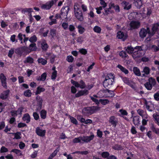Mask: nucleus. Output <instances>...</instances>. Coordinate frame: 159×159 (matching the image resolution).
I'll return each instance as SVG.
<instances>
[{
  "instance_id": "obj_11",
  "label": "nucleus",
  "mask_w": 159,
  "mask_h": 159,
  "mask_svg": "<svg viewBox=\"0 0 159 159\" xmlns=\"http://www.w3.org/2000/svg\"><path fill=\"white\" fill-rule=\"evenodd\" d=\"M131 29H138L140 26V23L139 21H132L129 24Z\"/></svg>"
},
{
  "instance_id": "obj_24",
  "label": "nucleus",
  "mask_w": 159,
  "mask_h": 159,
  "mask_svg": "<svg viewBox=\"0 0 159 159\" xmlns=\"http://www.w3.org/2000/svg\"><path fill=\"white\" fill-rule=\"evenodd\" d=\"M148 82L153 86H155L156 84V82L155 79L152 77H150L149 78Z\"/></svg>"
},
{
  "instance_id": "obj_18",
  "label": "nucleus",
  "mask_w": 159,
  "mask_h": 159,
  "mask_svg": "<svg viewBox=\"0 0 159 159\" xmlns=\"http://www.w3.org/2000/svg\"><path fill=\"white\" fill-rule=\"evenodd\" d=\"M139 116H135L133 117V121L135 126H138L139 124Z\"/></svg>"
},
{
  "instance_id": "obj_6",
  "label": "nucleus",
  "mask_w": 159,
  "mask_h": 159,
  "mask_svg": "<svg viewBox=\"0 0 159 159\" xmlns=\"http://www.w3.org/2000/svg\"><path fill=\"white\" fill-rule=\"evenodd\" d=\"M151 30L149 27H147L146 29L144 28H142L140 31L139 34L141 38H143L146 36L147 34H149V36H151Z\"/></svg>"
},
{
  "instance_id": "obj_41",
  "label": "nucleus",
  "mask_w": 159,
  "mask_h": 159,
  "mask_svg": "<svg viewBox=\"0 0 159 159\" xmlns=\"http://www.w3.org/2000/svg\"><path fill=\"white\" fill-rule=\"evenodd\" d=\"M69 116V117L71 122L73 124L77 125L78 124V122L77 120L75 118H74V117H73L72 116H71L70 115Z\"/></svg>"
},
{
  "instance_id": "obj_32",
  "label": "nucleus",
  "mask_w": 159,
  "mask_h": 159,
  "mask_svg": "<svg viewBox=\"0 0 159 159\" xmlns=\"http://www.w3.org/2000/svg\"><path fill=\"white\" fill-rule=\"evenodd\" d=\"M70 10V8L68 6L65 7H62L61 10V12H64L65 14H68Z\"/></svg>"
},
{
  "instance_id": "obj_35",
  "label": "nucleus",
  "mask_w": 159,
  "mask_h": 159,
  "mask_svg": "<svg viewBox=\"0 0 159 159\" xmlns=\"http://www.w3.org/2000/svg\"><path fill=\"white\" fill-rule=\"evenodd\" d=\"M111 6L116 11L119 12L120 11V7L118 5H115L114 4L112 3L111 4Z\"/></svg>"
},
{
  "instance_id": "obj_54",
  "label": "nucleus",
  "mask_w": 159,
  "mask_h": 159,
  "mask_svg": "<svg viewBox=\"0 0 159 159\" xmlns=\"http://www.w3.org/2000/svg\"><path fill=\"white\" fill-rule=\"evenodd\" d=\"M152 48L154 52H157L159 50V45H158V47L156 45H153L152 46Z\"/></svg>"
},
{
  "instance_id": "obj_8",
  "label": "nucleus",
  "mask_w": 159,
  "mask_h": 159,
  "mask_svg": "<svg viewBox=\"0 0 159 159\" xmlns=\"http://www.w3.org/2000/svg\"><path fill=\"white\" fill-rule=\"evenodd\" d=\"M94 137L93 134L89 136H81V140L84 143H88L92 140L94 138Z\"/></svg>"
},
{
  "instance_id": "obj_50",
  "label": "nucleus",
  "mask_w": 159,
  "mask_h": 159,
  "mask_svg": "<svg viewBox=\"0 0 159 159\" xmlns=\"http://www.w3.org/2000/svg\"><path fill=\"white\" fill-rule=\"evenodd\" d=\"M57 72L56 70H55L52 72L51 77L52 79L53 80L56 79L57 76Z\"/></svg>"
},
{
  "instance_id": "obj_26",
  "label": "nucleus",
  "mask_w": 159,
  "mask_h": 159,
  "mask_svg": "<svg viewBox=\"0 0 159 159\" xmlns=\"http://www.w3.org/2000/svg\"><path fill=\"white\" fill-rule=\"evenodd\" d=\"M36 45V44L34 43H32L29 46V48H28L29 49L30 51H35L37 49Z\"/></svg>"
},
{
  "instance_id": "obj_46",
  "label": "nucleus",
  "mask_w": 159,
  "mask_h": 159,
  "mask_svg": "<svg viewBox=\"0 0 159 159\" xmlns=\"http://www.w3.org/2000/svg\"><path fill=\"white\" fill-rule=\"evenodd\" d=\"M42 48L43 50L46 51L48 48V45L46 43H43L41 44Z\"/></svg>"
},
{
  "instance_id": "obj_13",
  "label": "nucleus",
  "mask_w": 159,
  "mask_h": 159,
  "mask_svg": "<svg viewBox=\"0 0 159 159\" xmlns=\"http://www.w3.org/2000/svg\"><path fill=\"white\" fill-rule=\"evenodd\" d=\"M10 90L9 89L4 91L0 94V98L2 100L6 99L9 96Z\"/></svg>"
},
{
  "instance_id": "obj_7",
  "label": "nucleus",
  "mask_w": 159,
  "mask_h": 159,
  "mask_svg": "<svg viewBox=\"0 0 159 159\" xmlns=\"http://www.w3.org/2000/svg\"><path fill=\"white\" fill-rule=\"evenodd\" d=\"M71 82L76 88L80 87L82 89H83L85 87V83L82 80H80L79 83L77 81H74L73 80H71Z\"/></svg>"
},
{
  "instance_id": "obj_36",
  "label": "nucleus",
  "mask_w": 159,
  "mask_h": 159,
  "mask_svg": "<svg viewBox=\"0 0 159 159\" xmlns=\"http://www.w3.org/2000/svg\"><path fill=\"white\" fill-rule=\"evenodd\" d=\"M103 93H106L107 92L108 93L110 94V97H113L114 96L115 94L113 91H111L108 89H106L105 90H103Z\"/></svg>"
},
{
  "instance_id": "obj_55",
  "label": "nucleus",
  "mask_w": 159,
  "mask_h": 159,
  "mask_svg": "<svg viewBox=\"0 0 159 159\" xmlns=\"http://www.w3.org/2000/svg\"><path fill=\"white\" fill-rule=\"evenodd\" d=\"M41 80L42 81H44L46 79L47 77V74L46 73H43L40 76Z\"/></svg>"
},
{
  "instance_id": "obj_51",
  "label": "nucleus",
  "mask_w": 159,
  "mask_h": 159,
  "mask_svg": "<svg viewBox=\"0 0 159 159\" xmlns=\"http://www.w3.org/2000/svg\"><path fill=\"white\" fill-rule=\"evenodd\" d=\"M79 52L82 54L85 55L87 54V51L85 49L82 48L79 49Z\"/></svg>"
},
{
  "instance_id": "obj_62",
  "label": "nucleus",
  "mask_w": 159,
  "mask_h": 159,
  "mask_svg": "<svg viewBox=\"0 0 159 159\" xmlns=\"http://www.w3.org/2000/svg\"><path fill=\"white\" fill-rule=\"evenodd\" d=\"M23 109L24 108L23 107H20L16 111L17 114L21 115Z\"/></svg>"
},
{
  "instance_id": "obj_20",
  "label": "nucleus",
  "mask_w": 159,
  "mask_h": 159,
  "mask_svg": "<svg viewBox=\"0 0 159 159\" xmlns=\"http://www.w3.org/2000/svg\"><path fill=\"white\" fill-rule=\"evenodd\" d=\"M23 62L25 64L27 63L32 64L34 62V59L30 57H28L25 58Z\"/></svg>"
},
{
  "instance_id": "obj_40",
  "label": "nucleus",
  "mask_w": 159,
  "mask_h": 159,
  "mask_svg": "<svg viewBox=\"0 0 159 159\" xmlns=\"http://www.w3.org/2000/svg\"><path fill=\"white\" fill-rule=\"evenodd\" d=\"M93 31L98 33H100L101 31V29L98 26H95L93 29Z\"/></svg>"
},
{
  "instance_id": "obj_5",
  "label": "nucleus",
  "mask_w": 159,
  "mask_h": 159,
  "mask_svg": "<svg viewBox=\"0 0 159 159\" xmlns=\"http://www.w3.org/2000/svg\"><path fill=\"white\" fill-rule=\"evenodd\" d=\"M121 78L122 79L123 81L125 84H127L129 86L136 92H138L137 87L135 86V84L134 83L130 80H129V78L126 77H123L121 76Z\"/></svg>"
},
{
  "instance_id": "obj_17",
  "label": "nucleus",
  "mask_w": 159,
  "mask_h": 159,
  "mask_svg": "<svg viewBox=\"0 0 159 159\" xmlns=\"http://www.w3.org/2000/svg\"><path fill=\"white\" fill-rule=\"evenodd\" d=\"M45 130H42L40 129L39 127H37L36 129V133L37 134L40 136H44L46 133Z\"/></svg>"
},
{
  "instance_id": "obj_12",
  "label": "nucleus",
  "mask_w": 159,
  "mask_h": 159,
  "mask_svg": "<svg viewBox=\"0 0 159 159\" xmlns=\"http://www.w3.org/2000/svg\"><path fill=\"white\" fill-rule=\"evenodd\" d=\"M109 122L113 127H115L118 123L117 119L114 116H111L109 118Z\"/></svg>"
},
{
  "instance_id": "obj_1",
  "label": "nucleus",
  "mask_w": 159,
  "mask_h": 159,
  "mask_svg": "<svg viewBox=\"0 0 159 159\" xmlns=\"http://www.w3.org/2000/svg\"><path fill=\"white\" fill-rule=\"evenodd\" d=\"M114 82V76L111 73L108 74L103 81V86L105 88H109L113 84Z\"/></svg>"
},
{
  "instance_id": "obj_4",
  "label": "nucleus",
  "mask_w": 159,
  "mask_h": 159,
  "mask_svg": "<svg viewBox=\"0 0 159 159\" xmlns=\"http://www.w3.org/2000/svg\"><path fill=\"white\" fill-rule=\"evenodd\" d=\"M143 46H137L134 48L135 49H137L138 50L135 51L132 55V56L134 59L139 58L143 55L141 51L143 50Z\"/></svg>"
},
{
  "instance_id": "obj_52",
  "label": "nucleus",
  "mask_w": 159,
  "mask_h": 159,
  "mask_svg": "<svg viewBox=\"0 0 159 159\" xmlns=\"http://www.w3.org/2000/svg\"><path fill=\"white\" fill-rule=\"evenodd\" d=\"M90 98L91 99L93 102H95L96 104L98 105L99 103V102H100L99 100H98V99H97L95 98H94V97H93L92 96H90Z\"/></svg>"
},
{
  "instance_id": "obj_22",
  "label": "nucleus",
  "mask_w": 159,
  "mask_h": 159,
  "mask_svg": "<svg viewBox=\"0 0 159 159\" xmlns=\"http://www.w3.org/2000/svg\"><path fill=\"white\" fill-rule=\"evenodd\" d=\"M22 119L24 121H26V123H28L30 121V117L28 113H26L24 115Z\"/></svg>"
},
{
  "instance_id": "obj_61",
  "label": "nucleus",
  "mask_w": 159,
  "mask_h": 159,
  "mask_svg": "<svg viewBox=\"0 0 159 159\" xmlns=\"http://www.w3.org/2000/svg\"><path fill=\"white\" fill-rule=\"evenodd\" d=\"M22 11L24 12H28L30 13L33 11V9L31 8H25Z\"/></svg>"
},
{
  "instance_id": "obj_58",
  "label": "nucleus",
  "mask_w": 159,
  "mask_h": 159,
  "mask_svg": "<svg viewBox=\"0 0 159 159\" xmlns=\"http://www.w3.org/2000/svg\"><path fill=\"white\" fill-rule=\"evenodd\" d=\"M101 155L102 157L106 158L109 156V154L107 152H103L102 153Z\"/></svg>"
},
{
  "instance_id": "obj_2",
  "label": "nucleus",
  "mask_w": 159,
  "mask_h": 159,
  "mask_svg": "<svg viewBox=\"0 0 159 159\" xmlns=\"http://www.w3.org/2000/svg\"><path fill=\"white\" fill-rule=\"evenodd\" d=\"M15 52V53L18 54L20 57L22 55L25 57L26 54L30 52V51H29L28 47L23 46L18 48L16 49Z\"/></svg>"
},
{
  "instance_id": "obj_37",
  "label": "nucleus",
  "mask_w": 159,
  "mask_h": 159,
  "mask_svg": "<svg viewBox=\"0 0 159 159\" xmlns=\"http://www.w3.org/2000/svg\"><path fill=\"white\" fill-rule=\"evenodd\" d=\"M99 102L102 105H105L109 102V100L107 99H100L99 100Z\"/></svg>"
},
{
  "instance_id": "obj_60",
  "label": "nucleus",
  "mask_w": 159,
  "mask_h": 159,
  "mask_svg": "<svg viewBox=\"0 0 159 159\" xmlns=\"http://www.w3.org/2000/svg\"><path fill=\"white\" fill-rule=\"evenodd\" d=\"M33 116L34 119L35 120H37L39 118V114L36 112H34L33 113Z\"/></svg>"
},
{
  "instance_id": "obj_34",
  "label": "nucleus",
  "mask_w": 159,
  "mask_h": 159,
  "mask_svg": "<svg viewBox=\"0 0 159 159\" xmlns=\"http://www.w3.org/2000/svg\"><path fill=\"white\" fill-rule=\"evenodd\" d=\"M124 36V34L123 32L121 31H119L117 32V37L119 39H123V37Z\"/></svg>"
},
{
  "instance_id": "obj_45",
  "label": "nucleus",
  "mask_w": 159,
  "mask_h": 159,
  "mask_svg": "<svg viewBox=\"0 0 159 159\" xmlns=\"http://www.w3.org/2000/svg\"><path fill=\"white\" fill-rule=\"evenodd\" d=\"M153 116L157 122L159 124V113L154 114Z\"/></svg>"
},
{
  "instance_id": "obj_16",
  "label": "nucleus",
  "mask_w": 159,
  "mask_h": 159,
  "mask_svg": "<svg viewBox=\"0 0 159 159\" xmlns=\"http://www.w3.org/2000/svg\"><path fill=\"white\" fill-rule=\"evenodd\" d=\"M82 113L86 116H89L92 114L89 107L84 108L82 110Z\"/></svg>"
},
{
  "instance_id": "obj_64",
  "label": "nucleus",
  "mask_w": 159,
  "mask_h": 159,
  "mask_svg": "<svg viewBox=\"0 0 159 159\" xmlns=\"http://www.w3.org/2000/svg\"><path fill=\"white\" fill-rule=\"evenodd\" d=\"M154 97L156 101L159 100V93H155L154 95Z\"/></svg>"
},
{
  "instance_id": "obj_3",
  "label": "nucleus",
  "mask_w": 159,
  "mask_h": 159,
  "mask_svg": "<svg viewBox=\"0 0 159 159\" xmlns=\"http://www.w3.org/2000/svg\"><path fill=\"white\" fill-rule=\"evenodd\" d=\"M74 9L76 18L79 20L83 21L84 20V16L81 10L76 5H74Z\"/></svg>"
},
{
  "instance_id": "obj_49",
  "label": "nucleus",
  "mask_w": 159,
  "mask_h": 159,
  "mask_svg": "<svg viewBox=\"0 0 159 159\" xmlns=\"http://www.w3.org/2000/svg\"><path fill=\"white\" fill-rule=\"evenodd\" d=\"M14 48H11L9 51L8 56L10 58H11L12 55L14 54Z\"/></svg>"
},
{
  "instance_id": "obj_27",
  "label": "nucleus",
  "mask_w": 159,
  "mask_h": 159,
  "mask_svg": "<svg viewBox=\"0 0 159 159\" xmlns=\"http://www.w3.org/2000/svg\"><path fill=\"white\" fill-rule=\"evenodd\" d=\"M151 128L153 132L157 134H159V129L158 128H156L155 127L153 124H151Z\"/></svg>"
},
{
  "instance_id": "obj_63",
  "label": "nucleus",
  "mask_w": 159,
  "mask_h": 159,
  "mask_svg": "<svg viewBox=\"0 0 159 159\" xmlns=\"http://www.w3.org/2000/svg\"><path fill=\"white\" fill-rule=\"evenodd\" d=\"M0 151L1 152H8V150L5 147L3 146L1 148Z\"/></svg>"
},
{
  "instance_id": "obj_57",
  "label": "nucleus",
  "mask_w": 159,
  "mask_h": 159,
  "mask_svg": "<svg viewBox=\"0 0 159 159\" xmlns=\"http://www.w3.org/2000/svg\"><path fill=\"white\" fill-rule=\"evenodd\" d=\"M11 152H13L15 153H16V154H18L19 153H20V155H22V153L20 152V150L17 149H12L11 151Z\"/></svg>"
},
{
  "instance_id": "obj_29",
  "label": "nucleus",
  "mask_w": 159,
  "mask_h": 159,
  "mask_svg": "<svg viewBox=\"0 0 159 159\" xmlns=\"http://www.w3.org/2000/svg\"><path fill=\"white\" fill-rule=\"evenodd\" d=\"M45 90V89L39 86L37 88V90L35 94H39L41 92H44Z\"/></svg>"
},
{
  "instance_id": "obj_38",
  "label": "nucleus",
  "mask_w": 159,
  "mask_h": 159,
  "mask_svg": "<svg viewBox=\"0 0 159 159\" xmlns=\"http://www.w3.org/2000/svg\"><path fill=\"white\" fill-rule=\"evenodd\" d=\"M11 134H13L15 135V138H13V139H21V137L20 136V135L21 134L20 132H17L16 133H11Z\"/></svg>"
},
{
  "instance_id": "obj_53",
  "label": "nucleus",
  "mask_w": 159,
  "mask_h": 159,
  "mask_svg": "<svg viewBox=\"0 0 159 159\" xmlns=\"http://www.w3.org/2000/svg\"><path fill=\"white\" fill-rule=\"evenodd\" d=\"M90 98L91 99L93 102H95L96 104L98 105L99 103V102H100L99 100H98V99H97L95 98H94V97H93L92 96H90Z\"/></svg>"
},
{
  "instance_id": "obj_25",
  "label": "nucleus",
  "mask_w": 159,
  "mask_h": 159,
  "mask_svg": "<svg viewBox=\"0 0 159 159\" xmlns=\"http://www.w3.org/2000/svg\"><path fill=\"white\" fill-rule=\"evenodd\" d=\"M117 67L122 72H124L125 74H127L128 73V70L121 65H118L117 66Z\"/></svg>"
},
{
  "instance_id": "obj_47",
  "label": "nucleus",
  "mask_w": 159,
  "mask_h": 159,
  "mask_svg": "<svg viewBox=\"0 0 159 159\" xmlns=\"http://www.w3.org/2000/svg\"><path fill=\"white\" fill-rule=\"evenodd\" d=\"M81 137L78 138H75L73 140V142L74 143H81Z\"/></svg>"
},
{
  "instance_id": "obj_19",
  "label": "nucleus",
  "mask_w": 159,
  "mask_h": 159,
  "mask_svg": "<svg viewBox=\"0 0 159 159\" xmlns=\"http://www.w3.org/2000/svg\"><path fill=\"white\" fill-rule=\"evenodd\" d=\"M124 49L129 54L132 53L134 49H135L134 48L131 46H129L127 47H125Z\"/></svg>"
},
{
  "instance_id": "obj_31",
  "label": "nucleus",
  "mask_w": 159,
  "mask_h": 159,
  "mask_svg": "<svg viewBox=\"0 0 159 159\" xmlns=\"http://www.w3.org/2000/svg\"><path fill=\"white\" fill-rule=\"evenodd\" d=\"M144 85L146 89L147 90H151L152 88V86H153L148 82L144 84Z\"/></svg>"
},
{
  "instance_id": "obj_33",
  "label": "nucleus",
  "mask_w": 159,
  "mask_h": 159,
  "mask_svg": "<svg viewBox=\"0 0 159 159\" xmlns=\"http://www.w3.org/2000/svg\"><path fill=\"white\" fill-rule=\"evenodd\" d=\"M38 61L39 63H41L43 65H45L47 63V60L42 58H39Z\"/></svg>"
},
{
  "instance_id": "obj_28",
  "label": "nucleus",
  "mask_w": 159,
  "mask_h": 159,
  "mask_svg": "<svg viewBox=\"0 0 159 159\" xmlns=\"http://www.w3.org/2000/svg\"><path fill=\"white\" fill-rule=\"evenodd\" d=\"M150 69L149 67L145 66L143 68V71H142V72H144L146 75H148L150 74Z\"/></svg>"
},
{
  "instance_id": "obj_56",
  "label": "nucleus",
  "mask_w": 159,
  "mask_h": 159,
  "mask_svg": "<svg viewBox=\"0 0 159 159\" xmlns=\"http://www.w3.org/2000/svg\"><path fill=\"white\" fill-rule=\"evenodd\" d=\"M66 60L69 62H72L74 60V58L72 56H69L67 57Z\"/></svg>"
},
{
  "instance_id": "obj_10",
  "label": "nucleus",
  "mask_w": 159,
  "mask_h": 159,
  "mask_svg": "<svg viewBox=\"0 0 159 159\" xmlns=\"http://www.w3.org/2000/svg\"><path fill=\"white\" fill-rule=\"evenodd\" d=\"M0 79L1 80L2 86L6 89H7V85L6 78L4 74L1 73L0 74Z\"/></svg>"
},
{
  "instance_id": "obj_9",
  "label": "nucleus",
  "mask_w": 159,
  "mask_h": 159,
  "mask_svg": "<svg viewBox=\"0 0 159 159\" xmlns=\"http://www.w3.org/2000/svg\"><path fill=\"white\" fill-rule=\"evenodd\" d=\"M159 30V22L153 25L151 30V36L153 35L155 33Z\"/></svg>"
},
{
  "instance_id": "obj_48",
  "label": "nucleus",
  "mask_w": 159,
  "mask_h": 159,
  "mask_svg": "<svg viewBox=\"0 0 159 159\" xmlns=\"http://www.w3.org/2000/svg\"><path fill=\"white\" fill-rule=\"evenodd\" d=\"M78 31L79 33L80 34H83L85 31L84 28L81 25L78 26Z\"/></svg>"
},
{
  "instance_id": "obj_21",
  "label": "nucleus",
  "mask_w": 159,
  "mask_h": 159,
  "mask_svg": "<svg viewBox=\"0 0 159 159\" xmlns=\"http://www.w3.org/2000/svg\"><path fill=\"white\" fill-rule=\"evenodd\" d=\"M89 107L90 108L92 114L96 112L97 111L99 110L100 109V107L98 106H93Z\"/></svg>"
},
{
  "instance_id": "obj_43",
  "label": "nucleus",
  "mask_w": 159,
  "mask_h": 159,
  "mask_svg": "<svg viewBox=\"0 0 159 159\" xmlns=\"http://www.w3.org/2000/svg\"><path fill=\"white\" fill-rule=\"evenodd\" d=\"M119 55L120 57H121L123 58H126L128 56V55L126 53V52L123 51H121L120 52Z\"/></svg>"
},
{
  "instance_id": "obj_30",
  "label": "nucleus",
  "mask_w": 159,
  "mask_h": 159,
  "mask_svg": "<svg viewBox=\"0 0 159 159\" xmlns=\"http://www.w3.org/2000/svg\"><path fill=\"white\" fill-rule=\"evenodd\" d=\"M47 112L44 110H42L40 112V116L43 119H45L46 117Z\"/></svg>"
},
{
  "instance_id": "obj_39",
  "label": "nucleus",
  "mask_w": 159,
  "mask_h": 159,
  "mask_svg": "<svg viewBox=\"0 0 159 159\" xmlns=\"http://www.w3.org/2000/svg\"><path fill=\"white\" fill-rule=\"evenodd\" d=\"M24 94L25 96L29 97L31 96L32 94V93L31 91L30 90L28 89L25 91L24 92Z\"/></svg>"
},
{
  "instance_id": "obj_23",
  "label": "nucleus",
  "mask_w": 159,
  "mask_h": 159,
  "mask_svg": "<svg viewBox=\"0 0 159 159\" xmlns=\"http://www.w3.org/2000/svg\"><path fill=\"white\" fill-rule=\"evenodd\" d=\"M133 72L134 74L137 76H141V74L139 69L137 67H134L133 68Z\"/></svg>"
},
{
  "instance_id": "obj_14",
  "label": "nucleus",
  "mask_w": 159,
  "mask_h": 159,
  "mask_svg": "<svg viewBox=\"0 0 159 159\" xmlns=\"http://www.w3.org/2000/svg\"><path fill=\"white\" fill-rule=\"evenodd\" d=\"M89 93L88 91L86 89L84 90H81L79 91L78 93L75 95V97L76 98H78L79 97L83 95H86Z\"/></svg>"
},
{
  "instance_id": "obj_15",
  "label": "nucleus",
  "mask_w": 159,
  "mask_h": 159,
  "mask_svg": "<svg viewBox=\"0 0 159 159\" xmlns=\"http://www.w3.org/2000/svg\"><path fill=\"white\" fill-rule=\"evenodd\" d=\"M36 100L37 101L38 106L37 110L39 111L42 108V103L43 102V100L39 96H37L36 97Z\"/></svg>"
},
{
  "instance_id": "obj_44",
  "label": "nucleus",
  "mask_w": 159,
  "mask_h": 159,
  "mask_svg": "<svg viewBox=\"0 0 159 159\" xmlns=\"http://www.w3.org/2000/svg\"><path fill=\"white\" fill-rule=\"evenodd\" d=\"M56 31L54 29H52L50 30V34L52 38H53L56 34Z\"/></svg>"
},
{
  "instance_id": "obj_42",
  "label": "nucleus",
  "mask_w": 159,
  "mask_h": 159,
  "mask_svg": "<svg viewBox=\"0 0 159 159\" xmlns=\"http://www.w3.org/2000/svg\"><path fill=\"white\" fill-rule=\"evenodd\" d=\"M37 40V37L35 35L31 36L29 39V41L32 43H34Z\"/></svg>"
},
{
  "instance_id": "obj_59",
  "label": "nucleus",
  "mask_w": 159,
  "mask_h": 159,
  "mask_svg": "<svg viewBox=\"0 0 159 159\" xmlns=\"http://www.w3.org/2000/svg\"><path fill=\"white\" fill-rule=\"evenodd\" d=\"M84 41V38L80 36L78 37L77 39V42L82 43V42Z\"/></svg>"
}]
</instances>
